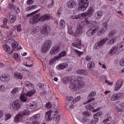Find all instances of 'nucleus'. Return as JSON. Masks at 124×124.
Instances as JSON below:
<instances>
[{
	"instance_id": "nucleus-57",
	"label": "nucleus",
	"mask_w": 124,
	"mask_h": 124,
	"mask_svg": "<svg viewBox=\"0 0 124 124\" xmlns=\"http://www.w3.org/2000/svg\"><path fill=\"white\" fill-rule=\"evenodd\" d=\"M9 119H11V115L9 114H6V117L5 118L4 121H7V120H9Z\"/></svg>"
},
{
	"instance_id": "nucleus-33",
	"label": "nucleus",
	"mask_w": 124,
	"mask_h": 124,
	"mask_svg": "<svg viewBox=\"0 0 124 124\" xmlns=\"http://www.w3.org/2000/svg\"><path fill=\"white\" fill-rule=\"evenodd\" d=\"M39 118H40V114H35L34 116L31 118V120L33 121H35V120H39Z\"/></svg>"
},
{
	"instance_id": "nucleus-6",
	"label": "nucleus",
	"mask_w": 124,
	"mask_h": 124,
	"mask_svg": "<svg viewBox=\"0 0 124 124\" xmlns=\"http://www.w3.org/2000/svg\"><path fill=\"white\" fill-rule=\"evenodd\" d=\"M39 21L41 22V16H40V14L35 15L33 16H31L29 20V22L31 25H34V24L38 23Z\"/></svg>"
},
{
	"instance_id": "nucleus-10",
	"label": "nucleus",
	"mask_w": 124,
	"mask_h": 124,
	"mask_svg": "<svg viewBox=\"0 0 124 124\" xmlns=\"http://www.w3.org/2000/svg\"><path fill=\"white\" fill-rule=\"evenodd\" d=\"M0 79L2 82H8L10 80V75L8 74H3L1 76Z\"/></svg>"
},
{
	"instance_id": "nucleus-46",
	"label": "nucleus",
	"mask_w": 124,
	"mask_h": 124,
	"mask_svg": "<svg viewBox=\"0 0 124 124\" xmlns=\"http://www.w3.org/2000/svg\"><path fill=\"white\" fill-rule=\"evenodd\" d=\"M14 59L17 61V62H21V59H19V55L18 54L15 53L13 56Z\"/></svg>"
},
{
	"instance_id": "nucleus-13",
	"label": "nucleus",
	"mask_w": 124,
	"mask_h": 124,
	"mask_svg": "<svg viewBox=\"0 0 124 124\" xmlns=\"http://www.w3.org/2000/svg\"><path fill=\"white\" fill-rule=\"evenodd\" d=\"M50 31H51L50 26H49L48 25H46L42 31V33L43 34H48Z\"/></svg>"
},
{
	"instance_id": "nucleus-42",
	"label": "nucleus",
	"mask_w": 124,
	"mask_h": 124,
	"mask_svg": "<svg viewBox=\"0 0 124 124\" xmlns=\"http://www.w3.org/2000/svg\"><path fill=\"white\" fill-rule=\"evenodd\" d=\"M20 117H21V115H16L15 117L14 122L15 123H19L20 121Z\"/></svg>"
},
{
	"instance_id": "nucleus-59",
	"label": "nucleus",
	"mask_w": 124,
	"mask_h": 124,
	"mask_svg": "<svg viewBox=\"0 0 124 124\" xmlns=\"http://www.w3.org/2000/svg\"><path fill=\"white\" fill-rule=\"evenodd\" d=\"M45 107L46 108H51V107H52V104L50 103H46V105H45Z\"/></svg>"
},
{
	"instance_id": "nucleus-55",
	"label": "nucleus",
	"mask_w": 124,
	"mask_h": 124,
	"mask_svg": "<svg viewBox=\"0 0 124 124\" xmlns=\"http://www.w3.org/2000/svg\"><path fill=\"white\" fill-rule=\"evenodd\" d=\"M83 115L84 117H90L91 114L89 111H84L83 113Z\"/></svg>"
},
{
	"instance_id": "nucleus-28",
	"label": "nucleus",
	"mask_w": 124,
	"mask_h": 124,
	"mask_svg": "<svg viewBox=\"0 0 124 124\" xmlns=\"http://www.w3.org/2000/svg\"><path fill=\"white\" fill-rule=\"evenodd\" d=\"M117 36H114L112 39L109 40L108 42V44H110V45L114 44V43L116 42V41H117Z\"/></svg>"
},
{
	"instance_id": "nucleus-2",
	"label": "nucleus",
	"mask_w": 124,
	"mask_h": 124,
	"mask_svg": "<svg viewBox=\"0 0 124 124\" xmlns=\"http://www.w3.org/2000/svg\"><path fill=\"white\" fill-rule=\"evenodd\" d=\"M85 22L88 26H91V28L89 29L86 32V34L88 36H93L95 34V32L97 31L98 30V26L93 24L92 21H89L88 18H86Z\"/></svg>"
},
{
	"instance_id": "nucleus-50",
	"label": "nucleus",
	"mask_w": 124,
	"mask_h": 124,
	"mask_svg": "<svg viewBox=\"0 0 124 124\" xmlns=\"http://www.w3.org/2000/svg\"><path fill=\"white\" fill-rule=\"evenodd\" d=\"M13 48H17L19 46V43L17 42H14L12 45Z\"/></svg>"
},
{
	"instance_id": "nucleus-56",
	"label": "nucleus",
	"mask_w": 124,
	"mask_h": 124,
	"mask_svg": "<svg viewBox=\"0 0 124 124\" xmlns=\"http://www.w3.org/2000/svg\"><path fill=\"white\" fill-rule=\"evenodd\" d=\"M36 32H37V28H34L31 30V33H32V34H34V33H36Z\"/></svg>"
},
{
	"instance_id": "nucleus-49",
	"label": "nucleus",
	"mask_w": 124,
	"mask_h": 124,
	"mask_svg": "<svg viewBox=\"0 0 124 124\" xmlns=\"http://www.w3.org/2000/svg\"><path fill=\"white\" fill-rule=\"evenodd\" d=\"M31 113L30 110L26 109L25 110L23 111V115L24 116H29Z\"/></svg>"
},
{
	"instance_id": "nucleus-45",
	"label": "nucleus",
	"mask_w": 124,
	"mask_h": 124,
	"mask_svg": "<svg viewBox=\"0 0 124 124\" xmlns=\"http://www.w3.org/2000/svg\"><path fill=\"white\" fill-rule=\"evenodd\" d=\"M108 28V24L107 23H105L103 25L102 27H101V29H103V31H107V29Z\"/></svg>"
},
{
	"instance_id": "nucleus-23",
	"label": "nucleus",
	"mask_w": 124,
	"mask_h": 124,
	"mask_svg": "<svg viewBox=\"0 0 124 124\" xmlns=\"http://www.w3.org/2000/svg\"><path fill=\"white\" fill-rule=\"evenodd\" d=\"M52 113V110H50L49 111H47L45 115V118L46 121H47V122H49L50 120H52V118H51V113Z\"/></svg>"
},
{
	"instance_id": "nucleus-15",
	"label": "nucleus",
	"mask_w": 124,
	"mask_h": 124,
	"mask_svg": "<svg viewBox=\"0 0 124 124\" xmlns=\"http://www.w3.org/2000/svg\"><path fill=\"white\" fill-rule=\"evenodd\" d=\"M96 94V92H92L88 96V99L89 100H88L87 103H90V102H92V101H93V100H94L95 98L93 97Z\"/></svg>"
},
{
	"instance_id": "nucleus-43",
	"label": "nucleus",
	"mask_w": 124,
	"mask_h": 124,
	"mask_svg": "<svg viewBox=\"0 0 124 124\" xmlns=\"http://www.w3.org/2000/svg\"><path fill=\"white\" fill-rule=\"evenodd\" d=\"M18 92H19V88L18 87H15L14 88L13 90L11 91V93L13 94H14L15 93H18Z\"/></svg>"
},
{
	"instance_id": "nucleus-1",
	"label": "nucleus",
	"mask_w": 124,
	"mask_h": 124,
	"mask_svg": "<svg viewBox=\"0 0 124 124\" xmlns=\"http://www.w3.org/2000/svg\"><path fill=\"white\" fill-rule=\"evenodd\" d=\"M83 78L81 77H77L72 78L71 79V82L72 83L73 89H81L82 87L85 85Z\"/></svg>"
},
{
	"instance_id": "nucleus-14",
	"label": "nucleus",
	"mask_w": 124,
	"mask_h": 124,
	"mask_svg": "<svg viewBox=\"0 0 124 124\" xmlns=\"http://www.w3.org/2000/svg\"><path fill=\"white\" fill-rule=\"evenodd\" d=\"M123 84L124 82H123V80H118L115 86V91H119V90L122 88V86H123Z\"/></svg>"
},
{
	"instance_id": "nucleus-44",
	"label": "nucleus",
	"mask_w": 124,
	"mask_h": 124,
	"mask_svg": "<svg viewBox=\"0 0 124 124\" xmlns=\"http://www.w3.org/2000/svg\"><path fill=\"white\" fill-rule=\"evenodd\" d=\"M14 10H15L16 13L17 14H19L20 13V8H19V7L18 6H15V7L13 9Z\"/></svg>"
},
{
	"instance_id": "nucleus-9",
	"label": "nucleus",
	"mask_w": 124,
	"mask_h": 124,
	"mask_svg": "<svg viewBox=\"0 0 124 124\" xmlns=\"http://www.w3.org/2000/svg\"><path fill=\"white\" fill-rule=\"evenodd\" d=\"M22 106V103L18 100H16L12 103V107L15 111H18Z\"/></svg>"
},
{
	"instance_id": "nucleus-21",
	"label": "nucleus",
	"mask_w": 124,
	"mask_h": 124,
	"mask_svg": "<svg viewBox=\"0 0 124 124\" xmlns=\"http://www.w3.org/2000/svg\"><path fill=\"white\" fill-rule=\"evenodd\" d=\"M117 51H118V47L115 46L111 48V49L109 51L108 54L111 56H112V55H114V54H116V53H117Z\"/></svg>"
},
{
	"instance_id": "nucleus-37",
	"label": "nucleus",
	"mask_w": 124,
	"mask_h": 124,
	"mask_svg": "<svg viewBox=\"0 0 124 124\" xmlns=\"http://www.w3.org/2000/svg\"><path fill=\"white\" fill-rule=\"evenodd\" d=\"M37 8V5H34L26 8V10L27 11H29V10H32V9H35V8Z\"/></svg>"
},
{
	"instance_id": "nucleus-30",
	"label": "nucleus",
	"mask_w": 124,
	"mask_h": 124,
	"mask_svg": "<svg viewBox=\"0 0 124 124\" xmlns=\"http://www.w3.org/2000/svg\"><path fill=\"white\" fill-rule=\"evenodd\" d=\"M102 15H103V14L101 11H98L95 14V16L97 19H100L102 17Z\"/></svg>"
},
{
	"instance_id": "nucleus-52",
	"label": "nucleus",
	"mask_w": 124,
	"mask_h": 124,
	"mask_svg": "<svg viewBox=\"0 0 124 124\" xmlns=\"http://www.w3.org/2000/svg\"><path fill=\"white\" fill-rule=\"evenodd\" d=\"M44 87V84L42 83L38 84L37 86V89H40V90H43Z\"/></svg>"
},
{
	"instance_id": "nucleus-4",
	"label": "nucleus",
	"mask_w": 124,
	"mask_h": 124,
	"mask_svg": "<svg viewBox=\"0 0 124 124\" xmlns=\"http://www.w3.org/2000/svg\"><path fill=\"white\" fill-rule=\"evenodd\" d=\"M36 92L35 88H32L31 90L28 92L26 94H22L20 96V99L22 102H27V100L28 98L27 96H32Z\"/></svg>"
},
{
	"instance_id": "nucleus-26",
	"label": "nucleus",
	"mask_w": 124,
	"mask_h": 124,
	"mask_svg": "<svg viewBox=\"0 0 124 124\" xmlns=\"http://www.w3.org/2000/svg\"><path fill=\"white\" fill-rule=\"evenodd\" d=\"M66 55V51H63L59 53L57 57H56V60H59V59H61L62 57H64Z\"/></svg>"
},
{
	"instance_id": "nucleus-8",
	"label": "nucleus",
	"mask_w": 124,
	"mask_h": 124,
	"mask_svg": "<svg viewBox=\"0 0 124 124\" xmlns=\"http://www.w3.org/2000/svg\"><path fill=\"white\" fill-rule=\"evenodd\" d=\"M108 41V38L106 37L97 42L94 46L95 49H99L100 47L103 46Z\"/></svg>"
},
{
	"instance_id": "nucleus-5",
	"label": "nucleus",
	"mask_w": 124,
	"mask_h": 124,
	"mask_svg": "<svg viewBox=\"0 0 124 124\" xmlns=\"http://www.w3.org/2000/svg\"><path fill=\"white\" fill-rule=\"evenodd\" d=\"M51 45H52V41L49 40L46 41L42 46L41 52L46 53V52L49 51L51 48Z\"/></svg>"
},
{
	"instance_id": "nucleus-47",
	"label": "nucleus",
	"mask_w": 124,
	"mask_h": 124,
	"mask_svg": "<svg viewBox=\"0 0 124 124\" xmlns=\"http://www.w3.org/2000/svg\"><path fill=\"white\" fill-rule=\"evenodd\" d=\"M72 46L74 47H75L76 48H78V49H81L82 48V46L79 44H78L77 43H72Z\"/></svg>"
},
{
	"instance_id": "nucleus-48",
	"label": "nucleus",
	"mask_w": 124,
	"mask_h": 124,
	"mask_svg": "<svg viewBox=\"0 0 124 124\" xmlns=\"http://www.w3.org/2000/svg\"><path fill=\"white\" fill-rule=\"evenodd\" d=\"M81 122L82 123H83V124H89L90 123V120L87 119V118H83L81 120Z\"/></svg>"
},
{
	"instance_id": "nucleus-39",
	"label": "nucleus",
	"mask_w": 124,
	"mask_h": 124,
	"mask_svg": "<svg viewBox=\"0 0 124 124\" xmlns=\"http://www.w3.org/2000/svg\"><path fill=\"white\" fill-rule=\"evenodd\" d=\"M14 76L15 77H16V78H18V79H19L20 80H22V79H23V75L20 73L16 74Z\"/></svg>"
},
{
	"instance_id": "nucleus-18",
	"label": "nucleus",
	"mask_w": 124,
	"mask_h": 124,
	"mask_svg": "<svg viewBox=\"0 0 124 124\" xmlns=\"http://www.w3.org/2000/svg\"><path fill=\"white\" fill-rule=\"evenodd\" d=\"M77 5L76 2L73 0H70L67 2V6L69 8H74Z\"/></svg>"
},
{
	"instance_id": "nucleus-3",
	"label": "nucleus",
	"mask_w": 124,
	"mask_h": 124,
	"mask_svg": "<svg viewBox=\"0 0 124 124\" xmlns=\"http://www.w3.org/2000/svg\"><path fill=\"white\" fill-rule=\"evenodd\" d=\"M79 11H85L89 6V0H78Z\"/></svg>"
},
{
	"instance_id": "nucleus-29",
	"label": "nucleus",
	"mask_w": 124,
	"mask_h": 124,
	"mask_svg": "<svg viewBox=\"0 0 124 124\" xmlns=\"http://www.w3.org/2000/svg\"><path fill=\"white\" fill-rule=\"evenodd\" d=\"M65 27V21H64V20L62 19L60 21V28L61 29V30H63Z\"/></svg>"
},
{
	"instance_id": "nucleus-31",
	"label": "nucleus",
	"mask_w": 124,
	"mask_h": 124,
	"mask_svg": "<svg viewBox=\"0 0 124 124\" xmlns=\"http://www.w3.org/2000/svg\"><path fill=\"white\" fill-rule=\"evenodd\" d=\"M17 17L15 15H10L9 16V20L11 23H14L16 21Z\"/></svg>"
},
{
	"instance_id": "nucleus-51",
	"label": "nucleus",
	"mask_w": 124,
	"mask_h": 124,
	"mask_svg": "<svg viewBox=\"0 0 124 124\" xmlns=\"http://www.w3.org/2000/svg\"><path fill=\"white\" fill-rule=\"evenodd\" d=\"M68 32L69 34H72V33H73V30H72V27L68 26Z\"/></svg>"
},
{
	"instance_id": "nucleus-24",
	"label": "nucleus",
	"mask_w": 124,
	"mask_h": 124,
	"mask_svg": "<svg viewBox=\"0 0 124 124\" xmlns=\"http://www.w3.org/2000/svg\"><path fill=\"white\" fill-rule=\"evenodd\" d=\"M29 108L30 109H34L37 107V104L35 102H31L30 104H28Z\"/></svg>"
},
{
	"instance_id": "nucleus-17",
	"label": "nucleus",
	"mask_w": 124,
	"mask_h": 124,
	"mask_svg": "<svg viewBox=\"0 0 124 124\" xmlns=\"http://www.w3.org/2000/svg\"><path fill=\"white\" fill-rule=\"evenodd\" d=\"M76 72L78 74H79V75H83V76H87L88 75V72L84 69L78 70Z\"/></svg>"
},
{
	"instance_id": "nucleus-64",
	"label": "nucleus",
	"mask_w": 124,
	"mask_h": 124,
	"mask_svg": "<svg viewBox=\"0 0 124 124\" xmlns=\"http://www.w3.org/2000/svg\"><path fill=\"white\" fill-rule=\"evenodd\" d=\"M120 64L121 66H124V59H122L120 61Z\"/></svg>"
},
{
	"instance_id": "nucleus-7",
	"label": "nucleus",
	"mask_w": 124,
	"mask_h": 124,
	"mask_svg": "<svg viewBox=\"0 0 124 124\" xmlns=\"http://www.w3.org/2000/svg\"><path fill=\"white\" fill-rule=\"evenodd\" d=\"M84 26V23H79L77 25V29L75 32L74 35L75 37H79L82 33H83V26Z\"/></svg>"
},
{
	"instance_id": "nucleus-40",
	"label": "nucleus",
	"mask_w": 124,
	"mask_h": 124,
	"mask_svg": "<svg viewBox=\"0 0 124 124\" xmlns=\"http://www.w3.org/2000/svg\"><path fill=\"white\" fill-rule=\"evenodd\" d=\"M87 67L89 68H93V67H94V62H89L87 64Z\"/></svg>"
},
{
	"instance_id": "nucleus-32",
	"label": "nucleus",
	"mask_w": 124,
	"mask_h": 124,
	"mask_svg": "<svg viewBox=\"0 0 124 124\" xmlns=\"http://www.w3.org/2000/svg\"><path fill=\"white\" fill-rule=\"evenodd\" d=\"M94 104L92 103L91 104H87L85 108L86 109H89V110H92V109H93V107H95Z\"/></svg>"
},
{
	"instance_id": "nucleus-16",
	"label": "nucleus",
	"mask_w": 124,
	"mask_h": 124,
	"mask_svg": "<svg viewBox=\"0 0 124 124\" xmlns=\"http://www.w3.org/2000/svg\"><path fill=\"white\" fill-rule=\"evenodd\" d=\"M51 19V15L48 14H45L41 16V22H43V21H48Z\"/></svg>"
},
{
	"instance_id": "nucleus-41",
	"label": "nucleus",
	"mask_w": 124,
	"mask_h": 124,
	"mask_svg": "<svg viewBox=\"0 0 124 124\" xmlns=\"http://www.w3.org/2000/svg\"><path fill=\"white\" fill-rule=\"evenodd\" d=\"M3 50L4 51H6V52H8L9 51H10V47L8 46L7 45H4L3 46Z\"/></svg>"
},
{
	"instance_id": "nucleus-38",
	"label": "nucleus",
	"mask_w": 124,
	"mask_h": 124,
	"mask_svg": "<svg viewBox=\"0 0 124 124\" xmlns=\"http://www.w3.org/2000/svg\"><path fill=\"white\" fill-rule=\"evenodd\" d=\"M116 32L117 31L116 30H112L109 32L108 36H109V37H111V36H114V35L116 34Z\"/></svg>"
},
{
	"instance_id": "nucleus-34",
	"label": "nucleus",
	"mask_w": 124,
	"mask_h": 124,
	"mask_svg": "<svg viewBox=\"0 0 124 124\" xmlns=\"http://www.w3.org/2000/svg\"><path fill=\"white\" fill-rule=\"evenodd\" d=\"M119 105H120V106H121V107H123V108H124V109L117 108V111H119V112H124V102H122V103L119 104Z\"/></svg>"
},
{
	"instance_id": "nucleus-61",
	"label": "nucleus",
	"mask_w": 124,
	"mask_h": 124,
	"mask_svg": "<svg viewBox=\"0 0 124 124\" xmlns=\"http://www.w3.org/2000/svg\"><path fill=\"white\" fill-rule=\"evenodd\" d=\"M10 9H11V10H13L14 9V8L15 7V5H14V3H12L11 4H10Z\"/></svg>"
},
{
	"instance_id": "nucleus-54",
	"label": "nucleus",
	"mask_w": 124,
	"mask_h": 124,
	"mask_svg": "<svg viewBox=\"0 0 124 124\" xmlns=\"http://www.w3.org/2000/svg\"><path fill=\"white\" fill-rule=\"evenodd\" d=\"M75 52H76L77 54H78V57H81V55L84 54V52H83V51H80L77 50H75Z\"/></svg>"
},
{
	"instance_id": "nucleus-63",
	"label": "nucleus",
	"mask_w": 124,
	"mask_h": 124,
	"mask_svg": "<svg viewBox=\"0 0 124 124\" xmlns=\"http://www.w3.org/2000/svg\"><path fill=\"white\" fill-rule=\"evenodd\" d=\"M34 2V0H28L27 4H32Z\"/></svg>"
},
{
	"instance_id": "nucleus-53",
	"label": "nucleus",
	"mask_w": 124,
	"mask_h": 124,
	"mask_svg": "<svg viewBox=\"0 0 124 124\" xmlns=\"http://www.w3.org/2000/svg\"><path fill=\"white\" fill-rule=\"evenodd\" d=\"M80 99H81V97L80 96H78L76 97L75 99H74V100H73V102H74V103H76V102L79 101Z\"/></svg>"
},
{
	"instance_id": "nucleus-35",
	"label": "nucleus",
	"mask_w": 124,
	"mask_h": 124,
	"mask_svg": "<svg viewBox=\"0 0 124 124\" xmlns=\"http://www.w3.org/2000/svg\"><path fill=\"white\" fill-rule=\"evenodd\" d=\"M117 48H119L120 51L124 50V42H121L119 45H118Z\"/></svg>"
},
{
	"instance_id": "nucleus-27",
	"label": "nucleus",
	"mask_w": 124,
	"mask_h": 124,
	"mask_svg": "<svg viewBox=\"0 0 124 124\" xmlns=\"http://www.w3.org/2000/svg\"><path fill=\"white\" fill-rule=\"evenodd\" d=\"M3 25H1V28H3L4 29H9V27L6 25L7 24V19L5 18H3Z\"/></svg>"
},
{
	"instance_id": "nucleus-22",
	"label": "nucleus",
	"mask_w": 124,
	"mask_h": 124,
	"mask_svg": "<svg viewBox=\"0 0 124 124\" xmlns=\"http://www.w3.org/2000/svg\"><path fill=\"white\" fill-rule=\"evenodd\" d=\"M61 114H58L57 116H56V114H54L53 120L55 121V124H58L59 123H60V121H61Z\"/></svg>"
},
{
	"instance_id": "nucleus-36",
	"label": "nucleus",
	"mask_w": 124,
	"mask_h": 124,
	"mask_svg": "<svg viewBox=\"0 0 124 124\" xmlns=\"http://www.w3.org/2000/svg\"><path fill=\"white\" fill-rule=\"evenodd\" d=\"M118 98H119V96H118V94H114L111 98V100L112 101H116V100H118Z\"/></svg>"
},
{
	"instance_id": "nucleus-58",
	"label": "nucleus",
	"mask_w": 124,
	"mask_h": 124,
	"mask_svg": "<svg viewBox=\"0 0 124 124\" xmlns=\"http://www.w3.org/2000/svg\"><path fill=\"white\" fill-rule=\"evenodd\" d=\"M102 115V112L100 111H98L97 113L95 114L93 117H96L97 118H98V116H100Z\"/></svg>"
},
{
	"instance_id": "nucleus-11",
	"label": "nucleus",
	"mask_w": 124,
	"mask_h": 124,
	"mask_svg": "<svg viewBox=\"0 0 124 124\" xmlns=\"http://www.w3.org/2000/svg\"><path fill=\"white\" fill-rule=\"evenodd\" d=\"M59 52L60 46H54L50 51V53L51 55H57V54H58V53H59Z\"/></svg>"
},
{
	"instance_id": "nucleus-25",
	"label": "nucleus",
	"mask_w": 124,
	"mask_h": 124,
	"mask_svg": "<svg viewBox=\"0 0 124 124\" xmlns=\"http://www.w3.org/2000/svg\"><path fill=\"white\" fill-rule=\"evenodd\" d=\"M97 31V35L98 36H101V35H102V34L105 32V31H103V28H101V27L99 28L98 26Z\"/></svg>"
},
{
	"instance_id": "nucleus-62",
	"label": "nucleus",
	"mask_w": 124,
	"mask_h": 124,
	"mask_svg": "<svg viewBox=\"0 0 124 124\" xmlns=\"http://www.w3.org/2000/svg\"><path fill=\"white\" fill-rule=\"evenodd\" d=\"M16 30L17 31H21V30H22V28H21V24H19L16 27Z\"/></svg>"
},
{
	"instance_id": "nucleus-20",
	"label": "nucleus",
	"mask_w": 124,
	"mask_h": 124,
	"mask_svg": "<svg viewBox=\"0 0 124 124\" xmlns=\"http://www.w3.org/2000/svg\"><path fill=\"white\" fill-rule=\"evenodd\" d=\"M67 66H68V64L65 62L60 64L57 66V68H58L59 70H62V69H64V68H66Z\"/></svg>"
},
{
	"instance_id": "nucleus-19",
	"label": "nucleus",
	"mask_w": 124,
	"mask_h": 124,
	"mask_svg": "<svg viewBox=\"0 0 124 124\" xmlns=\"http://www.w3.org/2000/svg\"><path fill=\"white\" fill-rule=\"evenodd\" d=\"M25 86L28 88L29 90L31 89H34V84H31V82L28 81H26L24 83Z\"/></svg>"
},
{
	"instance_id": "nucleus-60",
	"label": "nucleus",
	"mask_w": 124,
	"mask_h": 124,
	"mask_svg": "<svg viewBox=\"0 0 124 124\" xmlns=\"http://www.w3.org/2000/svg\"><path fill=\"white\" fill-rule=\"evenodd\" d=\"M79 16L78 15H77V16H72L71 18V19H76L77 20V19H79Z\"/></svg>"
},
{
	"instance_id": "nucleus-12",
	"label": "nucleus",
	"mask_w": 124,
	"mask_h": 124,
	"mask_svg": "<svg viewBox=\"0 0 124 124\" xmlns=\"http://www.w3.org/2000/svg\"><path fill=\"white\" fill-rule=\"evenodd\" d=\"M93 13V7H90L88 9L87 13H84L81 14V16L82 17H86V16H92V15Z\"/></svg>"
}]
</instances>
